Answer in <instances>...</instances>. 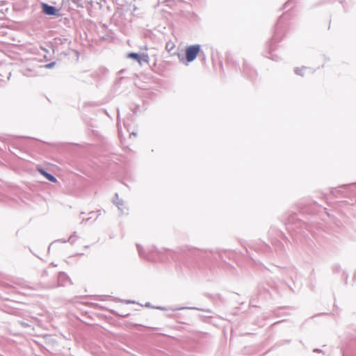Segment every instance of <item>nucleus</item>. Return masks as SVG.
Returning a JSON list of instances; mask_svg holds the SVG:
<instances>
[{
  "label": "nucleus",
  "mask_w": 356,
  "mask_h": 356,
  "mask_svg": "<svg viewBox=\"0 0 356 356\" xmlns=\"http://www.w3.org/2000/svg\"><path fill=\"white\" fill-rule=\"evenodd\" d=\"M200 50L201 47L200 44H194L187 47L185 50L187 63L193 61L200 52Z\"/></svg>",
  "instance_id": "obj_1"
},
{
  "label": "nucleus",
  "mask_w": 356,
  "mask_h": 356,
  "mask_svg": "<svg viewBox=\"0 0 356 356\" xmlns=\"http://www.w3.org/2000/svg\"><path fill=\"white\" fill-rule=\"evenodd\" d=\"M67 282H70V279L64 272H60L58 275V286H64Z\"/></svg>",
  "instance_id": "obj_2"
},
{
  "label": "nucleus",
  "mask_w": 356,
  "mask_h": 356,
  "mask_svg": "<svg viewBox=\"0 0 356 356\" xmlns=\"http://www.w3.org/2000/svg\"><path fill=\"white\" fill-rule=\"evenodd\" d=\"M42 11L49 15H56L57 10L55 7L49 6L46 3L42 4Z\"/></svg>",
  "instance_id": "obj_3"
},
{
  "label": "nucleus",
  "mask_w": 356,
  "mask_h": 356,
  "mask_svg": "<svg viewBox=\"0 0 356 356\" xmlns=\"http://www.w3.org/2000/svg\"><path fill=\"white\" fill-rule=\"evenodd\" d=\"M41 175H42L46 179H47L49 181L56 183L57 181V179L52 175L51 174L47 172L46 170H44L42 168H40L38 170Z\"/></svg>",
  "instance_id": "obj_4"
},
{
  "label": "nucleus",
  "mask_w": 356,
  "mask_h": 356,
  "mask_svg": "<svg viewBox=\"0 0 356 356\" xmlns=\"http://www.w3.org/2000/svg\"><path fill=\"white\" fill-rule=\"evenodd\" d=\"M176 45L174 42L172 41H168L165 44V49L166 51L170 54L171 56H173L175 54V50Z\"/></svg>",
  "instance_id": "obj_5"
},
{
  "label": "nucleus",
  "mask_w": 356,
  "mask_h": 356,
  "mask_svg": "<svg viewBox=\"0 0 356 356\" xmlns=\"http://www.w3.org/2000/svg\"><path fill=\"white\" fill-rule=\"evenodd\" d=\"M128 58L135 59V60H136L140 63L141 62L140 56L138 54H136V53H130V54H128Z\"/></svg>",
  "instance_id": "obj_6"
},
{
  "label": "nucleus",
  "mask_w": 356,
  "mask_h": 356,
  "mask_svg": "<svg viewBox=\"0 0 356 356\" xmlns=\"http://www.w3.org/2000/svg\"><path fill=\"white\" fill-rule=\"evenodd\" d=\"M194 309V310H202L201 309H199L197 307H175V308H170L171 310L172 311H177V310H180V309Z\"/></svg>",
  "instance_id": "obj_7"
},
{
  "label": "nucleus",
  "mask_w": 356,
  "mask_h": 356,
  "mask_svg": "<svg viewBox=\"0 0 356 356\" xmlns=\"http://www.w3.org/2000/svg\"><path fill=\"white\" fill-rule=\"evenodd\" d=\"M114 203L117 205L119 209H120L122 211H123V209L122 208V206H123V201L119 200L118 202H114Z\"/></svg>",
  "instance_id": "obj_8"
},
{
  "label": "nucleus",
  "mask_w": 356,
  "mask_h": 356,
  "mask_svg": "<svg viewBox=\"0 0 356 356\" xmlns=\"http://www.w3.org/2000/svg\"><path fill=\"white\" fill-rule=\"evenodd\" d=\"M96 213L95 211H91L89 213V215L90 216L88 218L86 219V220H89L90 218H92L93 217V216Z\"/></svg>",
  "instance_id": "obj_9"
},
{
  "label": "nucleus",
  "mask_w": 356,
  "mask_h": 356,
  "mask_svg": "<svg viewBox=\"0 0 356 356\" xmlns=\"http://www.w3.org/2000/svg\"><path fill=\"white\" fill-rule=\"evenodd\" d=\"M137 248H138V250L139 254L142 257V251H141L140 246L139 245H138Z\"/></svg>",
  "instance_id": "obj_10"
},
{
  "label": "nucleus",
  "mask_w": 356,
  "mask_h": 356,
  "mask_svg": "<svg viewBox=\"0 0 356 356\" xmlns=\"http://www.w3.org/2000/svg\"><path fill=\"white\" fill-rule=\"evenodd\" d=\"M156 308L160 310H167V309L164 307H157Z\"/></svg>",
  "instance_id": "obj_11"
},
{
  "label": "nucleus",
  "mask_w": 356,
  "mask_h": 356,
  "mask_svg": "<svg viewBox=\"0 0 356 356\" xmlns=\"http://www.w3.org/2000/svg\"><path fill=\"white\" fill-rule=\"evenodd\" d=\"M314 352H321V350H319V349H314Z\"/></svg>",
  "instance_id": "obj_12"
},
{
  "label": "nucleus",
  "mask_w": 356,
  "mask_h": 356,
  "mask_svg": "<svg viewBox=\"0 0 356 356\" xmlns=\"http://www.w3.org/2000/svg\"><path fill=\"white\" fill-rule=\"evenodd\" d=\"M115 197H116L117 199H118V193H115Z\"/></svg>",
  "instance_id": "obj_13"
},
{
  "label": "nucleus",
  "mask_w": 356,
  "mask_h": 356,
  "mask_svg": "<svg viewBox=\"0 0 356 356\" xmlns=\"http://www.w3.org/2000/svg\"><path fill=\"white\" fill-rule=\"evenodd\" d=\"M146 307H149V303H147Z\"/></svg>",
  "instance_id": "obj_14"
}]
</instances>
